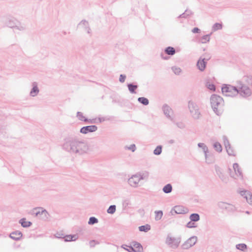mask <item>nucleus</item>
Masks as SVG:
<instances>
[{"instance_id":"obj_1","label":"nucleus","mask_w":252,"mask_h":252,"mask_svg":"<svg viewBox=\"0 0 252 252\" xmlns=\"http://www.w3.org/2000/svg\"><path fill=\"white\" fill-rule=\"evenodd\" d=\"M63 149L71 154L81 155L86 152L88 147L84 141L77 136H69L63 139Z\"/></svg>"},{"instance_id":"obj_2","label":"nucleus","mask_w":252,"mask_h":252,"mask_svg":"<svg viewBox=\"0 0 252 252\" xmlns=\"http://www.w3.org/2000/svg\"><path fill=\"white\" fill-rule=\"evenodd\" d=\"M211 106L214 112L217 115H220L223 111L224 101L223 98L216 94H213L210 98Z\"/></svg>"},{"instance_id":"obj_3","label":"nucleus","mask_w":252,"mask_h":252,"mask_svg":"<svg viewBox=\"0 0 252 252\" xmlns=\"http://www.w3.org/2000/svg\"><path fill=\"white\" fill-rule=\"evenodd\" d=\"M188 109L193 119L198 120L201 117V113L197 104L192 100L188 102Z\"/></svg>"},{"instance_id":"obj_4","label":"nucleus","mask_w":252,"mask_h":252,"mask_svg":"<svg viewBox=\"0 0 252 252\" xmlns=\"http://www.w3.org/2000/svg\"><path fill=\"white\" fill-rule=\"evenodd\" d=\"M222 94L227 96L234 97L238 94V88L230 85H224L221 88Z\"/></svg>"},{"instance_id":"obj_5","label":"nucleus","mask_w":252,"mask_h":252,"mask_svg":"<svg viewBox=\"0 0 252 252\" xmlns=\"http://www.w3.org/2000/svg\"><path fill=\"white\" fill-rule=\"evenodd\" d=\"M5 24L7 27L13 29L14 31L16 30L23 31L25 30L24 26L21 25L16 19L13 18L7 19Z\"/></svg>"},{"instance_id":"obj_6","label":"nucleus","mask_w":252,"mask_h":252,"mask_svg":"<svg viewBox=\"0 0 252 252\" xmlns=\"http://www.w3.org/2000/svg\"><path fill=\"white\" fill-rule=\"evenodd\" d=\"M238 94L243 97H248L250 96L252 94L251 89L247 86L244 84H240L237 86Z\"/></svg>"},{"instance_id":"obj_7","label":"nucleus","mask_w":252,"mask_h":252,"mask_svg":"<svg viewBox=\"0 0 252 252\" xmlns=\"http://www.w3.org/2000/svg\"><path fill=\"white\" fill-rule=\"evenodd\" d=\"M32 213L36 217H38L40 219H44L48 218L49 214L45 210L42 208H36L32 210Z\"/></svg>"},{"instance_id":"obj_8","label":"nucleus","mask_w":252,"mask_h":252,"mask_svg":"<svg viewBox=\"0 0 252 252\" xmlns=\"http://www.w3.org/2000/svg\"><path fill=\"white\" fill-rule=\"evenodd\" d=\"M162 110L166 118L172 122H174L175 117L172 109L168 105L164 104L162 106Z\"/></svg>"},{"instance_id":"obj_9","label":"nucleus","mask_w":252,"mask_h":252,"mask_svg":"<svg viewBox=\"0 0 252 252\" xmlns=\"http://www.w3.org/2000/svg\"><path fill=\"white\" fill-rule=\"evenodd\" d=\"M77 28L86 32L88 33H91V29L90 27L89 22L86 20H82L78 25Z\"/></svg>"},{"instance_id":"obj_10","label":"nucleus","mask_w":252,"mask_h":252,"mask_svg":"<svg viewBox=\"0 0 252 252\" xmlns=\"http://www.w3.org/2000/svg\"><path fill=\"white\" fill-rule=\"evenodd\" d=\"M210 59V57H208L207 58H202L201 57L199 60H198L197 62V67L198 69L201 71H203L205 70L206 64H207V61H208Z\"/></svg>"},{"instance_id":"obj_11","label":"nucleus","mask_w":252,"mask_h":252,"mask_svg":"<svg viewBox=\"0 0 252 252\" xmlns=\"http://www.w3.org/2000/svg\"><path fill=\"white\" fill-rule=\"evenodd\" d=\"M97 129V127L95 125L88 126H83L80 129V132L83 134H87L89 132H94Z\"/></svg>"},{"instance_id":"obj_12","label":"nucleus","mask_w":252,"mask_h":252,"mask_svg":"<svg viewBox=\"0 0 252 252\" xmlns=\"http://www.w3.org/2000/svg\"><path fill=\"white\" fill-rule=\"evenodd\" d=\"M32 89L30 92V95L32 97H35L38 94L39 89L38 87L37 83L35 82L32 83Z\"/></svg>"},{"instance_id":"obj_13","label":"nucleus","mask_w":252,"mask_h":252,"mask_svg":"<svg viewBox=\"0 0 252 252\" xmlns=\"http://www.w3.org/2000/svg\"><path fill=\"white\" fill-rule=\"evenodd\" d=\"M141 180V177L138 175H134L132 176L129 180L128 183L131 186H136Z\"/></svg>"},{"instance_id":"obj_14","label":"nucleus","mask_w":252,"mask_h":252,"mask_svg":"<svg viewBox=\"0 0 252 252\" xmlns=\"http://www.w3.org/2000/svg\"><path fill=\"white\" fill-rule=\"evenodd\" d=\"M173 211L176 214H182L188 212V209L183 206H176L173 209Z\"/></svg>"},{"instance_id":"obj_15","label":"nucleus","mask_w":252,"mask_h":252,"mask_svg":"<svg viewBox=\"0 0 252 252\" xmlns=\"http://www.w3.org/2000/svg\"><path fill=\"white\" fill-rule=\"evenodd\" d=\"M196 242V237H192L188 240L186 243L183 245V247L184 249H188L192 246H193Z\"/></svg>"},{"instance_id":"obj_16","label":"nucleus","mask_w":252,"mask_h":252,"mask_svg":"<svg viewBox=\"0 0 252 252\" xmlns=\"http://www.w3.org/2000/svg\"><path fill=\"white\" fill-rule=\"evenodd\" d=\"M130 247L132 251L134 252H141L143 251L142 246L137 242L132 243Z\"/></svg>"},{"instance_id":"obj_17","label":"nucleus","mask_w":252,"mask_h":252,"mask_svg":"<svg viewBox=\"0 0 252 252\" xmlns=\"http://www.w3.org/2000/svg\"><path fill=\"white\" fill-rule=\"evenodd\" d=\"M241 194L242 196H244L245 198H246L247 201L250 204H252V195L250 192L244 191H241Z\"/></svg>"},{"instance_id":"obj_18","label":"nucleus","mask_w":252,"mask_h":252,"mask_svg":"<svg viewBox=\"0 0 252 252\" xmlns=\"http://www.w3.org/2000/svg\"><path fill=\"white\" fill-rule=\"evenodd\" d=\"M197 145L199 148H200L202 150L204 154L205 158H207L209 151L206 145L203 143H199Z\"/></svg>"},{"instance_id":"obj_19","label":"nucleus","mask_w":252,"mask_h":252,"mask_svg":"<svg viewBox=\"0 0 252 252\" xmlns=\"http://www.w3.org/2000/svg\"><path fill=\"white\" fill-rule=\"evenodd\" d=\"M10 237L14 240H18L22 237V234L19 231L13 232L10 234Z\"/></svg>"},{"instance_id":"obj_20","label":"nucleus","mask_w":252,"mask_h":252,"mask_svg":"<svg viewBox=\"0 0 252 252\" xmlns=\"http://www.w3.org/2000/svg\"><path fill=\"white\" fill-rule=\"evenodd\" d=\"M166 243L169 245L173 246V245L175 243L176 247L178 246V242L177 240L173 239L170 237H168L166 240Z\"/></svg>"},{"instance_id":"obj_21","label":"nucleus","mask_w":252,"mask_h":252,"mask_svg":"<svg viewBox=\"0 0 252 252\" xmlns=\"http://www.w3.org/2000/svg\"><path fill=\"white\" fill-rule=\"evenodd\" d=\"M212 33L209 34H206L204 36H203L202 37L200 38L199 39V42L201 43L202 44L206 43L207 42H208L210 41V35Z\"/></svg>"},{"instance_id":"obj_22","label":"nucleus","mask_w":252,"mask_h":252,"mask_svg":"<svg viewBox=\"0 0 252 252\" xmlns=\"http://www.w3.org/2000/svg\"><path fill=\"white\" fill-rule=\"evenodd\" d=\"M222 28V25L220 23H216L213 25L212 28V33L213 32H215L218 30H221Z\"/></svg>"},{"instance_id":"obj_23","label":"nucleus","mask_w":252,"mask_h":252,"mask_svg":"<svg viewBox=\"0 0 252 252\" xmlns=\"http://www.w3.org/2000/svg\"><path fill=\"white\" fill-rule=\"evenodd\" d=\"M127 87L131 94H136L135 90L137 89L138 86L133 84H128Z\"/></svg>"},{"instance_id":"obj_24","label":"nucleus","mask_w":252,"mask_h":252,"mask_svg":"<svg viewBox=\"0 0 252 252\" xmlns=\"http://www.w3.org/2000/svg\"><path fill=\"white\" fill-rule=\"evenodd\" d=\"M165 52L168 55L172 56L175 54V49L172 47L169 46L165 48Z\"/></svg>"},{"instance_id":"obj_25","label":"nucleus","mask_w":252,"mask_h":252,"mask_svg":"<svg viewBox=\"0 0 252 252\" xmlns=\"http://www.w3.org/2000/svg\"><path fill=\"white\" fill-rule=\"evenodd\" d=\"M138 101L140 103L144 105H147L149 103V100L144 97H140L138 98Z\"/></svg>"},{"instance_id":"obj_26","label":"nucleus","mask_w":252,"mask_h":252,"mask_svg":"<svg viewBox=\"0 0 252 252\" xmlns=\"http://www.w3.org/2000/svg\"><path fill=\"white\" fill-rule=\"evenodd\" d=\"M213 147L215 150L218 152H220L222 151V147L220 144L218 142H216L213 144Z\"/></svg>"},{"instance_id":"obj_27","label":"nucleus","mask_w":252,"mask_h":252,"mask_svg":"<svg viewBox=\"0 0 252 252\" xmlns=\"http://www.w3.org/2000/svg\"><path fill=\"white\" fill-rule=\"evenodd\" d=\"M189 219L192 221H197L199 220L200 217L198 214H192Z\"/></svg>"},{"instance_id":"obj_28","label":"nucleus","mask_w":252,"mask_h":252,"mask_svg":"<svg viewBox=\"0 0 252 252\" xmlns=\"http://www.w3.org/2000/svg\"><path fill=\"white\" fill-rule=\"evenodd\" d=\"M151 229V226L149 224H146L139 227V230L140 231L147 232Z\"/></svg>"},{"instance_id":"obj_29","label":"nucleus","mask_w":252,"mask_h":252,"mask_svg":"<svg viewBox=\"0 0 252 252\" xmlns=\"http://www.w3.org/2000/svg\"><path fill=\"white\" fill-rule=\"evenodd\" d=\"M20 223L23 227H28L31 225V222L30 221L26 220L25 219L21 220Z\"/></svg>"},{"instance_id":"obj_30","label":"nucleus","mask_w":252,"mask_h":252,"mask_svg":"<svg viewBox=\"0 0 252 252\" xmlns=\"http://www.w3.org/2000/svg\"><path fill=\"white\" fill-rule=\"evenodd\" d=\"M172 189V186L170 184H167L164 187L163 190L165 193H168L171 191Z\"/></svg>"},{"instance_id":"obj_31","label":"nucleus","mask_w":252,"mask_h":252,"mask_svg":"<svg viewBox=\"0 0 252 252\" xmlns=\"http://www.w3.org/2000/svg\"><path fill=\"white\" fill-rule=\"evenodd\" d=\"M77 117L78 119L82 121L87 122L88 120L87 119L85 118L83 116V113L80 112H78L77 113Z\"/></svg>"},{"instance_id":"obj_32","label":"nucleus","mask_w":252,"mask_h":252,"mask_svg":"<svg viewBox=\"0 0 252 252\" xmlns=\"http://www.w3.org/2000/svg\"><path fill=\"white\" fill-rule=\"evenodd\" d=\"M172 70L174 73L176 75H179L181 72V69L177 66H174L172 67Z\"/></svg>"},{"instance_id":"obj_33","label":"nucleus","mask_w":252,"mask_h":252,"mask_svg":"<svg viewBox=\"0 0 252 252\" xmlns=\"http://www.w3.org/2000/svg\"><path fill=\"white\" fill-rule=\"evenodd\" d=\"M162 151V146L160 145L158 146L155 150L154 151V154L155 155H159Z\"/></svg>"},{"instance_id":"obj_34","label":"nucleus","mask_w":252,"mask_h":252,"mask_svg":"<svg viewBox=\"0 0 252 252\" xmlns=\"http://www.w3.org/2000/svg\"><path fill=\"white\" fill-rule=\"evenodd\" d=\"M176 126L180 129H184L186 127V124L182 122L175 123Z\"/></svg>"},{"instance_id":"obj_35","label":"nucleus","mask_w":252,"mask_h":252,"mask_svg":"<svg viewBox=\"0 0 252 252\" xmlns=\"http://www.w3.org/2000/svg\"><path fill=\"white\" fill-rule=\"evenodd\" d=\"M225 149L229 156H235L234 152L233 150L231 148V146H229V147H228V148Z\"/></svg>"},{"instance_id":"obj_36","label":"nucleus","mask_w":252,"mask_h":252,"mask_svg":"<svg viewBox=\"0 0 252 252\" xmlns=\"http://www.w3.org/2000/svg\"><path fill=\"white\" fill-rule=\"evenodd\" d=\"M206 86L208 89L211 91H215L216 90L215 86L213 84H211L209 82L206 83Z\"/></svg>"},{"instance_id":"obj_37","label":"nucleus","mask_w":252,"mask_h":252,"mask_svg":"<svg viewBox=\"0 0 252 252\" xmlns=\"http://www.w3.org/2000/svg\"><path fill=\"white\" fill-rule=\"evenodd\" d=\"M125 149L126 150H129L131 151L132 152H134L136 150V146L135 144H132L129 145V146H126L125 147Z\"/></svg>"},{"instance_id":"obj_38","label":"nucleus","mask_w":252,"mask_h":252,"mask_svg":"<svg viewBox=\"0 0 252 252\" xmlns=\"http://www.w3.org/2000/svg\"><path fill=\"white\" fill-rule=\"evenodd\" d=\"M222 138L225 148H228V147L230 146L228 140L225 136H223Z\"/></svg>"},{"instance_id":"obj_39","label":"nucleus","mask_w":252,"mask_h":252,"mask_svg":"<svg viewBox=\"0 0 252 252\" xmlns=\"http://www.w3.org/2000/svg\"><path fill=\"white\" fill-rule=\"evenodd\" d=\"M116 211V206L115 205L110 206L107 210L108 213L113 214Z\"/></svg>"},{"instance_id":"obj_40","label":"nucleus","mask_w":252,"mask_h":252,"mask_svg":"<svg viewBox=\"0 0 252 252\" xmlns=\"http://www.w3.org/2000/svg\"><path fill=\"white\" fill-rule=\"evenodd\" d=\"M162 212L161 211L156 212L155 219L157 220H160L162 216Z\"/></svg>"},{"instance_id":"obj_41","label":"nucleus","mask_w":252,"mask_h":252,"mask_svg":"<svg viewBox=\"0 0 252 252\" xmlns=\"http://www.w3.org/2000/svg\"><path fill=\"white\" fill-rule=\"evenodd\" d=\"M236 247L238 249L241 250L242 251L245 250L247 248V246L244 244H238L236 246Z\"/></svg>"},{"instance_id":"obj_42","label":"nucleus","mask_w":252,"mask_h":252,"mask_svg":"<svg viewBox=\"0 0 252 252\" xmlns=\"http://www.w3.org/2000/svg\"><path fill=\"white\" fill-rule=\"evenodd\" d=\"M97 220L96 218L94 217H91L90 218L88 223L89 224H93L94 223H97Z\"/></svg>"},{"instance_id":"obj_43","label":"nucleus","mask_w":252,"mask_h":252,"mask_svg":"<svg viewBox=\"0 0 252 252\" xmlns=\"http://www.w3.org/2000/svg\"><path fill=\"white\" fill-rule=\"evenodd\" d=\"M126 76L125 75L121 74L119 77V81L124 83L125 81Z\"/></svg>"},{"instance_id":"obj_44","label":"nucleus","mask_w":252,"mask_h":252,"mask_svg":"<svg viewBox=\"0 0 252 252\" xmlns=\"http://www.w3.org/2000/svg\"><path fill=\"white\" fill-rule=\"evenodd\" d=\"M187 226L188 228H192L195 227V224L194 222H192V221L189 222L187 224Z\"/></svg>"},{"instance_id":"obj_45","label":"nucleus","mask_w":252,"mask_h":252,"mask_svg":"<svg viewBox=\"0 0 252 252\" xmlns=\"http://www.w3.org/2000/svg\"><path fill=\"white\" fill-rule=\"evenodd\" d=\"M200 31V29H198V28H193L192 30V32L193 33H198Z\"/></svg>"},{"instance_id":"obj_46","label":"nucleus","mask_w":252,"mask_h":252,"mask_svg":"<svg viewBox=\"0 0 252 252\" xmlns=\"http://www.w3.org/2000/svg\"><path fill=\"white\" fill-rule=\"evenodd\" d=\"M185 14L187 15L188 17L191 15L192 14V12L190 10H186L185 11Z\"/></svg>"},{"instance_id":"obj_47","label":"nucleus","mask_w":252,"mask_h":252,"mask_svg":"<svg viewBox=\"0 0 252 252\" xmlns=\"http://www.w3.org/2000/svg\"><path fill=\"white\" fill-rule=\"evenodd\" d=\"M188 17L187 16V15L185 14V13H182V14H181L180 15H179L178 18H188Z\"/></svg>"},{"instance_id":"obj_48","label":"nucleus","mask_w":252,"mask_h":252,"mask_svg":"<svg viewBox=\"0 0 252 252\" xmlns=\"http://www.w3.org/2000/svg\"><path fill=\"white\" fill-rule=\"evenodd\" d=\"M73 239V237L71 236H67L66 237V241H71Z\"/></svg>"},{"instance_id":"obj_49","label":"nucleus","mask_w":252,"mask_h":252,"mask_svg":"<svg viewBox=\"0 0 252 252\" xmlns=\"http://www.w3.org/2000/svg\"><path fill=\"white\" fill-rule=\"evenodd\" d=\"M99 120L100 122H103L106 120V119L104 117L99 118Z\"/></svg>"},{"instance_id":"obj_50","label":"nucleus","mask_w":252,"mask_h":252,"mask_svg":"<svg viewBox=\"0 0 252 252\" xmlns=\"http://www.w3.org/2000/svg\"><path fill=\"white\" fill-rule=\"evenodd\" d=\"M122 248H123V249H124L125 250H126V251H128L129 252H131V251H130L129 250L126 249V247H124V245H123V246H122Z\"/></svg>"},{"instance_id":"obj_51","label":"nucleus","mask_w":252,"mask_h":252,"mask_svg":"<svg viewBox=\"0 0 252 252\" xmlns=\"http://www.w3.org/2000/svg\"><path fill=\"white\" fill-rule=\"evenodd\" d=\"M234 168L235 169L236 167H238V165L237 164H234Z\"/></svg>"},{"instance_id":"obj_52","label":"nucleus","mask_w":252,"mask_h":252,"mask_svg":"<svg viewBox=\"0 0 252 252\" xmlns=\"http://www.w3.org/2000/svg\"><path fill=\"white\" fill-rule=\"evenodd\" d=\"M174 142V140H170L169 141V143H171V144H172Z\"/></svg>"},{"instance_id":"obj_53","label":"nucleus","mask_w":252,"mask_h":252,"mask_svg":"<svg viewBox=\"0 0 252 252\" xmlns=\"http://www.w3.org/2000/svg\"><path fill=\"white\" fill-rule=\"evenodd\" d=\"M163 59H165V60H167V58H164V57H162Z\"/></svg>"}]
</instances>
